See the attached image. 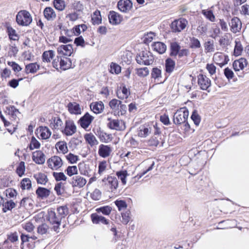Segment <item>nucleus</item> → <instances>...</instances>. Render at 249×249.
<instances>
[{
	"instance_id": "obj_8",
	"label": "nucleus",
	"mask_w": 249,
	"mask_h": 249,
	"mask_svg": "<svg viewBox=\"0 0 249 249\" xmlns=\"http://www.w3.org/2000/svg\"><path fill=\"white\" fill-rule=\"evenodd\" d=\"M76 126L73 121L67 120L65 122V126L62 131L66 136H71L75 133Z\"/></svg>"
},
{
	"instance_id": "obj_12",
	"label": "nucleus",
	"mask_w": 249,
	"mask_h": 249,
	"mask_svg": "<svg viewBox=\"0 0 249 249\" xmlns=\"http://www.w3.org/2000/svg\"><path fill=\"white\" fill-rule=\"evenodd\" d=\"M198 84L202 90H207L211 86V80L206 76L200 74L198 75Z\"/></svg>"
},
{
	"instance_id": "obj_43",
	"label": "nucleus",
	"mask_w": 249,
	"mask_h": 249,
	"mask_svg": "<svg viewBox=\"0 0 249 249\" xmlns=\"http://www.w3.org/2000/svg\"><path fill=\"white\" fill-rule=\"evenodd\" d=\"M104 104L102 102L100 103H96L92 106L90 105L91 110L96 114L100 113L104 108Z\"/></svg>"
},
{
	"instance_id": "obj_55",
	"label": "nucleus",
	"mask_w": 249,
	"mask_h": 249,
	"mask_svg": "<svg viewBox=\"0 0 249 249\" xmlns=\"http://www.w3.org/2000/svg\"><path fill=\"white\" fill-rule=\"evenodd\" d=\"M51 134V131L48 127L45 126L42 129L40 136L42 139L46 140L50 137Z\"/></svg>"
},
{
	"instance_id": "obj_18",
	"label": "nucleus",
	"mask_w": 249,
	"mask_h": 249,
	"mask_svg": "<svg viewBox=\"0 0 249 249\" xmlns=\"http://www.w3.org/2000/svg\"><path fill=\"white\" fill-rule=\"evenodd\" d=\"M36 194L37 197L40 199H44L47 198L50 195L51 191L45 187H38L36 191Z\"/></svg>"
},
{
	"instance_id": "obj_56",
	"label": "nucleus",
	"mask_w": 249,
	"mask_h": 249,
	"mask_svg": "<svg viewBox=\"0 0 249 249\" xmlns=\"http://www.w3.org/2000/svg\"><path fill=\"white\" fill-rule=\"evenodd\" d=\"M207 29V25L203 22H201L197 28V31L200 35H204L206 33Z\"/></svg>"
},
{
	"instance_id": "obj_27",
	"label": "nucleus",
	"mask_w": 249,
	"mask_h": 249,
	"mask_svg": "<svg viewBox=\"0 0 249 249\" xmlns=\"http://www.w3.org/2000/svg\"><path fill=\"white\" fill-rule=\"evenodd\" d=\"M171 56H176L179 53V51L180 49L179 44L177 42H172L170 43V46Z\"/></svg>"
},
{
	"instance_id": "obj_33",
	"label": "nucleus",
	"mask_w": 249,
	"mask_h": 249,
	"mask_svg": "<svg viewBox=\"0 0 249 249\" xmlns=\"http://www.w3.org/2000/svg\"><path fill=\"white\" fill-rule=\"evenodd\" d=\"M98 154L100 156L106 158L109 156V145L101 144L99 146Z\"/></svg>"
},
{
	"instance_id": "obj_10",
	"label": "nucleus",
	"mask_w": 249,
	"mask_h": 249,
	"mask_svg": "<svg viewBox=\"0 0 249 249\" xmlns=\"http://www.w3.org/2000/svg\"><path fill=\"white\" fill-rule=\"evenodd\" d=\"M230 30L233 33H237L240 31L242 28V23L237 17H233L229 23Z\"/></svg>"
},
{
	"instance_id": "obj_39",
	"label": "nucleus",
	"mask_w": 249,
	"mask_h": 249,
	"mask_svg": "<svg viewBox=\"0 0 249 249\" xmlns=\"http://www.w3.org/2000/svg\"><path fill=\"white\" fill-rule=\"evenodd\" d=\"M5 112L7 113L14 119L16 118L17 116L16 113H19L18 110L14 106H10L9 107H6V110L5 111Z\"/></svg>"
},
{
	"instance_id": "obj_50",
	"label": "nucleus",
	"mask_w": 249,
	"mask_h": 249,
	"mask_svg": "<svg viewBox=\"0 0 249 249\" xmlns=\"http://www.w3.org/2000/svg\"><path fill=\"white\" fill-rule=\"evenodd\" d=\"M190 48L192 49L199 48L201 47V44L199 40L195 37L190 38Z\"/></svg>"
},
{
	"instance_id": "obj_60",
	"label": "nucleus",
	"mask_w": 249,
	"mask_h": 249,
	"mask_svg": "<svg viewBox=\"0 0 249 249\" xmlns=\"http://www.w3.org/2000/svg\"><path fill=\"white\" fill-rule=\"evenodd\" d=\"M117 175L119 178L121 179L123 184L126 183V177L127 175L126 171H121L117 172Z\"/></svg>"
},
{
	"instance_id": "obj_46",
	"label": "nucleus",
	"mask_w": 249,
	"mask_h": 249,
	"mask_svg": "<svg viewBox=\"0 0 249 249\" xmlns=\"http://www.w3.org/2000/svg\"><path fill=\"white\" fill-rule=\"evenodd\" d=\"M53 175L56 181H66L67 179V177L63 172H53Z\"/></svg>"
},
{
	"instance_id": "obj_15",
	"label": "nucleus",
	"mask_w": 249,
	"mask_h": 249,
	"mask_svg": "<svg viewBox=\"0 0 249 249\" xmlns=\"http://www.w3.org/2000/svg\"><path fill=\"white\" fill-rule=\"evenodd\" d=\"M33 160L38 164H42L45 161V156L40 150H37L32 154Z\"/></svg>"
},
{
	"instance_id": "obj_14",
	"label": "nucleus",
	"mask_w": 249,
	"mask_h": 249,
	"mask_svg": "<svg viewBox=\"0 0 249 249\" xmlns=\"http://www.w3.org/2000/svg\"><path fill=\"white\" fill-rule=\"evenodd\" d=\"M73 51L72 46L71 44L61 45L57 48L59 54L70 56Z\"/></svg>"
},
{
	"instance_id": "obj_64",
	"label": "nucleus",
	"mask_w": 249,
	"mask_h": 249,
	"mask_svg": "<svg viewBox=\"0 0 249 249\" xmlns=\"http://www.w3.org/2000/svg\"><path fill=\"white\" fill-rule=\"evenodd\" d=\"M224 74L225 77L228 79L229 81L231 80L234 76V73L228 67L224 70Z\"/></svg>"
},
{
	"instance_id": "obj_53",
	"label": "nucleus",
	"mask_w": 249,
	"mask_h": 249,
	"mask_svg": "<svg viewBox=\"0 0 249 249\" xmlns=\"http://www.w3.org/2000/svg\"><path fill=\"white\" fill-rule=\"evenodd\" d=\"M25 171V163L24 161H20L17 168L16 172L21 177L24 174Z\"/></svg>"
},
{
	"instance_id": "obj_3",
	"label": "nucleus",
	"mask_w": 249,
	"mask_h": 249,
	"mask_svg": "<svg viewBox=\"0 0 249 249\" xmlns=\"http://www.w3.org/2000/svg\"><path fill=\"white\" fill-rule=\"evenodd\" d=\"M46 219L50 223L53 225V229L56 232H59V226L61 223V218L57 216L54 211L51 210L48 211Z\"/></svg>"
},
{
	"instance_id": "obj_36",
	"label": "nucleus",
	"mask_w": 249,
	"mask_h": 249,
	"mask_svg": "<svg viewBox=\"0 0 249 249\" xmlns=\"http://www.w3.org/2000/svg\"><path fill=\"white\" fill-rule=\"evenodd\" d=\"M121 67L118 64L111 62L110 64V73L119 74L121 72Z\"/></svg>"
},
{
	"instance_id": "obj_19",
	"label": "nucleus",
	"mask_w": 249,
	"mask_h": 249,
	"mask_svg": "<svg viewBox=\"0 0 249 249\" xmlns=\"http://www.w3.org/2000/svg\"><path fill=\"white\" fill-rule=\"evenodd\" d=\"M125 128L124 123L122 120L110 119V129L122 130Z\"/></svg>"
},
{
	"instance_id": "obj_59",
	"label": "nucleus",
	"mask_w": 249,
	"mask_h": 249,
	"mask_svg": "<svg viewBox=\"0 0 249 249\" xmlns=\"http://www.w3.org/2000/svg\"><path fill=\"white\" fill-rule=\"evenodd\" d=\"M4 193L5 194L6 196L9 198H12L14 196H16L18 194L17 191L12 188H9L6 189L4 191Z\"/></svg>"
},
{
	"instance_id": "obj_17",
	"label": "nucleus",
	"mask_w": 249,
	"mask_h": 249,
	"mask_svg": "<svg viewBox=\"0 0 249 249\" xmlns=\"http://www.w3.org/2000/svg\"><path fill=\"white\" fill-rule=\"evenodd\" d=\"M248 65V61L246 58L242 57L238 60H235L232 64L234 70L235 71L242 70Z\"/></svg>"
},
{
	"instance_id": "obj_13",
	"label": "nucleus",
	"mask_w": 249,
	"mask_h": 249,
	"mask_svg": "<svg viewBox=\"0 0 249 249\" xmlns=\"http://www.w3.org/2000/svg\"><path fill=\"white\" fill-rule=\"evenodd\" d=\"M68 181L73 187H78L79 188L83 187L87 182L86 179L80 176H76L73 177Z\"/></svg>"
},
{
	"instance_id": "obj_40",
	"label": "nucleus",
	"mask_w": 249,
	"mask_h": 249,
	"mask_svg": "<svg viewBox=\"0 0 249 249\" xmlns=\"http://www.w3.org/2000/svg\"><path fill=\"white\" fill-rule=\"evenodd\" d=\"M53 5L55 9L60 11H63L66 7L64 0H54Z\"/></svg>"
},
{
	"instance_id": "obj_30",
	"label": "nucleus",
	"mask_w": 249,
	"mask_h": 249,
	"mask_svg": "<svg viewBox=\"0 0 249 249\" xmlns=\"http://www.w3.org/2000/svg\"><path fill=\"white\" fill-rule=\"evenodd\" d=\"M6 32L10 40L15 41L18 39L19 36L17 34L16 30L11 26H7L6 27Z\"/></svg>"
},
{
	"instance_id": "obj_41",
	"label": "nucleus",
	"mask_w": 249,
	"mask_h": 249,
	"mask_svg": "<svg viewBox=\"0 0 249 249\" xmlns=\"http://www.w3.org/2000/svg\"><path fill=\"white\" fill-rule=\"evenodd\" d=\"M91 21L93 24H99L101 23L102 19L100 16V12L96 11L93 16H91Z\"/></svg>"
},
{
	"instance_id": "obj_29",
	"label": "nucleus",
	"mask_w": 249,
	"mask_h": 249,
	"mask_svg": "<svg viewBox=\"0 0 249 249\" xmlns=\"http://www.w3.org/2000/svg\"><path fill=\"white\" fill-rule=\"evenodd\" d=\"M175 61L171 58H168L165 60V66L166 72L170 73L175 67Z\"/></svg>"
},
{
	"instance_id": "obj_31",
	"label": "nucleus",
	"mask_w": 249,
	"mask_h": 249,
	"mask_svg": "<svg viewBox=\"0 0 249 249\" xmlns=\"http://www.w3.org/2000/svg\"><path fill=\"white\" fill-rule=\"evenodd\" d=\"M86 141L91 146L97 145L98 143L95 137L91 133L86 134L84 136Z\"/></svg>"
},
{
	"instance_id": "obj_38",
	"label": "nucleus",
	"mask_w": 249,
	"mask_h": 249,
	"mask_svg": "<svg viewBox=\"0 0 249 249\" xmlns=\"http://www.w3.org/2000/svg\"><path fill=\"white\" fill-rule=\"evenodd\" d=\"M20 187L22 190H29L32 187V183L29 178H23L20 182Z\"/></svg>"
},
{
	"instance_id": "obj_58",
	"label": "nucleus",
	"mask_w": 249,
	"mask_h": 249,
	"mask_svg": "<svg viewBox=\"0 0 249 249\" xmlns=\"http://www.w3.org/2000/svg\"><path fill=\"white\" fill-rule=\"evenodd\" d=\"M161 70L157 68H153L151 71V77L153 78L158 79L161 77Z\"/></svg>"
},
{
	"instance_id": "obj_48",
	"label": "nucleus",
	"mask_w": 249,
	"mask_h": 249,
	"mask_svg": "<svg viewBox=\"0 0 249 249\" xmlns=\"http://www.w3.org/2000/svg\"><path fill=\"white\" fill-rule=\"evenodd\" d=\"M130 211L128 210L124 213H122V222L124 224H127L131 219Z\"/></svg>"
},
{
	"instance_id": "obj_35",
	"label": "nucleus",
	"mask_w": 249,
	"mask_h": 249,
	"mask_svg": "<svg viewBox=\"0 0 249 249\" xmlns=\"http://www.w3.org/2000/svg\"><path fill=\"white\" fill-rule=\"evenodd\" d=\"M58 216L61 219L68 214L69 213L68 208L66 205L59 206L57 208Z\"/></svg>"
},
{
	"instance_id": "obj_25",
	"label": "nucleus",
	"mask_w": 249,
	"mask_h": 249,
	"mask_svg": "<svg viewBox=\"0 0 249 249\" xmlns=\"http://www.w3.org/2000/svg\"><path fill=\"white\" fill-rule=\"evenodd\" d=\"M44 17L48 20H53L56 18V14L53 9L50 7H47L43 12Z\"/></svg>"
},
{
	"instance_id": "obj_1",
	"label": "nucleus",
	"mask_w": 249,
	"mask_h": 249,
	"mask_svg": "<svg viewBox=\"0 0 249 249\" xmlns=\"http://www.w3.org/2000/svg\"><path fill=\"white\" fill-rule=\"evenodd\" d=\"M110 108L112 109L111 113L115 116H120L125 114L127 110L126 106L122 104L121 101L116 99L110 101Z\"/></svg>"
},
{
	"instance_id": "obj_20",
	"label": "nucleus",
	"mask_w": 249,
	"mask_h": 249,
	"mask_svg": "<svg viewBox=\"0 0 249 249\" xmlns=\"http://www.w3.org/2000/svg\"><path fill=\"white\" fill-rule=\"evenodd\" d=\"M90 217L93 224L107 225L108 223V220L107 218L97 213H92Z\"/></svg>"
},
{
	"instance_id": "obj_9",
	"label": "nucleus",
	"mask_w": 249,
	"mask_h": 249,
	"mask_svg": "<svg viewBox=\"0 0 249 249\" xmlns=\"http://www.w3.org/2000/svg\"><path fill=\"white\" fill-rule=\"evenodd\" d=\"M133 4L130 0H120L117 3L118 9L123 13H128L132 8Z\"/></svg>"
},
{
	"instance_id": "obj_45",
	"label": "nucleus",
	"mask_w": 249,
	"mask_h": 249,
	"mask_svg": "<svg viewBox=\"0 0 249 249\" xmlns=\"http://www.w3.org/2000/svg\"><path fill=\"white\" fill-rule=\"evenodd\" d=\"M202 14L210 21L213 22L215 20V16L212 10H203Z\"/></svg>"
},
{
	"instance_id": "obj_24",
	"label": "nucleus",
	"mask_w": 249,
	"mask_h": 249,
	"mask_svg": "<svg viewBox=\"0 0 249 249\" xmlns=\"http://www.w3.org/2000/svg\"><path fill=\"white\" fill-rule=\"evenodd\" d=\"M153 50L160 54L163 53L166 50V45L160 42H154L152 45Z\"/></svg>"
},
{
	"instance_id": "obj_5",
	"label": "nucleus",
	"mask_w": 249,
	"mask_h": 249,
	"mask_svg": "<svg viewBox=\"0 0 249 249\" xmlns=\"http://www.w3.org/2000/svg\"><path fill=\"white\" fill-rule=\"evenodd\" d=\"M189 116V111L186 108L178 110L174 115L173 122L176 124H181L185 123Z\"/></svg>"
},
{
	"instance_id": "obj_22",
	"label": "nucleus",
	"mask_w": 249,
	"mask_h": 249,
	"mask_svg": "<svg viewBox=\"0 0 249 249\" xmlns=\"http://www.w3.org/2000/svg\"><path fill=\"white\" fill-rule=\"evenodd\" d=\"M71 61L70 58L67 57L61 56L60 62L59 64V68L63 71H66L71 67Z\"/></svg>"
},
{
	"instance_id": "obj_4",
	"label": "nucleus",
	"mask_w": 249,
	"mask_h": 249,
	"mask_svg": "<svg viewBox=\"0 0 249 249\" xmlns=\"http://www.w3.org/2000/svg\"><path fill=\"white\" fill-rule=\"evenodd\" d=\"M136 60L140 65H149L153 63V57L150 52L142 51L136 56Z\"/></svg>"
},
{
	"instance_id": "obj_26",
	"label": "nucleus",
	"mask_w": 249,
	"mask_h": 249,
	"mask_svg": "<svg viewBox=\"0 0 249 249\" xmlns=\"http://www.w3.org/2000/svg\"><path fill=\"white\" fill-rule=\"evenodd\" d=\"M34 177L36 180L37 184L45 185L48 181L47 176L42 173L34 174Z\"/></svg>"
},
{
	"instance_id": "obj_47",
	"label": "nucleus",
	"mask_w": 249,
	"mask_h": 249,
	"mask_svg": "<svg viewBox=\"0 0 249 249\" xmlns=\"http://www.w3.org/2000/svg\"><path fill=\"white\" fill-rule=\"evenodd\" d=\"M160 142H162V143H163L161 141L160 136H153L149 140V144L152 146H157L158 144H159Z\"/></svg>"
},
{
	"instance_id": "obj_63",
	"label": "nucleus",
	"mask_w": 249,
	"mask_h": 249,
	"mask_svg": "<svg viewBox=\"0 0 249 249\" xmlns=\"http://www.w3.org/2000/svg\"><path fill=\"white\" fill-rule=\"evenodd\" d=\"M48 230V226L46 223H43L37 228V232L40 234H44L47 233Z\"/></svg>"
},
{
	"instance_id": "obj_62",
	"label": "nucleus",
	"mask_w": 249,
	"mask_h": 249,
	"mask_svg": "<svg viewBox=\"0 0 249 249\" xmlns=\"http://www.w3.org/2000/svg\"><path fill=\"white\" fill-rule=\"evenodd\" d=\"M7 64L12 68L15 72H19L21 71L22 68L16 62L14 61H8Z\"/></svg>"
},
{
	"instance_id": "obj_49",
	"label": "nucleus",
	"mask_w": 249,
	"mask_h": 249,
	"mask_svg": "<svg viewBox=\"0 0 249 249\" xmlns=\"http://www.w3.org/2000/svg\"><path fill=\"white\" fill-rule=\"evenodd\" d=\"M191 118L196 126H198L200 122V117L197 113V110H194L193 111Z\"/></svg>"
},
{
	"instance_id": "obj_54",
	"label": "nucleus",
	"mask_w": 249,
	"mask_h": 249,
	"mask_svg": "<svg viewBox=\"0 0 249 249\" xmlns=\"http://www.w3.org/2000/svg\"><path fill=\"white\" fill-rule=\"evenodd\" d=\"M62 183L58 182L55 184L54 190L56 192V195L58 196H61L64 192V187H62Z\"/></svg>"
},
{
	"instance_id": "obj_7",
	"label": "nucleus",
	"mask_w": 249,
	"mask_h": 249,
	"mask_svg": "<svg viewBox=\"0 0 249 249\" xmlns=\"http://www.w3.org/2000/svg\"><path fill=\"white\" fill-rule=\"evenodd\" d=\"M48 166L52 170H57L63 165L61 158L57 156H54L47 160Z\"/></svg>"
},
{
	"instance_id": "obj_2",
	"label": "nucleus",
	"mask_w": 249,
	"mask_h": 249,
	"mask_svg": "<svg viewBox=\"0 0 249 249\" xmlns=\"http://www.w3.org/2000/svg\"><path fill=\"white\" fill-rule=\"evenodd\" d=\"M16 21L20 26H27L32 22V18L28 11L20 10L16 16Z\"/></svg>"
},
{
	"instance_id": "obj_44",
	"label": "nucleus",
	"mask_w": 249,
	"mask_h": 249,
	"mask_svg": "<svg viewBox=\"0 0 249 249\" xmlns=\"http://www.w3.org/2000/svg\"><path fill=\"white\" fill-rule=\"evenodd\" d=\"M40 146V142L36 140V139L33 136L31 138L30 143L29 145V148L30 150H33L34 149H38Z\"/></svg>"
},
{
	"instance_id": "obj_61",
	"label": "nucleus",
	"mask_w": 249,
	"mask_h": 249,
	"mask_svg": "<svg viewBox=\"0 0 249 249\" xmlns=\"http://www.w3.org/2000/svg\"><path fill=\"white\" fill-rule=\"evenodd\" d=\"M205 49L208 52H212L214 51V45L213 40H208L205 42L204 45Z\"/></svg>"
},
{
	"instance_id": "obj_6",
	"label": "nucleus",
	"mask_w": 249,
	"mask_h": 249,
	"mask_svg": "<svg viewBox=\"0 0 249 249\" xmlns=\"http://www.w3.org/2000/svg\"><path fill=\"white\" fill-rule=\"evenodd\" d=\"M188 21L184 18H180L174 20L170 25V28L173 33H179L184 30L187 25Z\"/></svg>"
},
{
	"instance_id": "obj_57",
	"label": "nucleus",
	"mask_w": 249,
	"mask_h": 249,
	"mask_svg": "<svg viewBox=\"0 0 249 249\" xmlns=\"http://www.w3.org/2000/svg\"><path fill=\"white\" fill-rule=\"evenodd\" d=\"M66 157L69 162L71 164L75 163L79 160L78 156L71 153H69Z\"/></svg>"
},
{
	"instance_id": "obj_11",
	"label": "nucleus",
	"mask_w": 249,
	"mask_h": 249,
	"mask_svg": "<svg viewBox=\"0 0 249 249\" xmlns=\"http://www.w3.org/2000/svg\"><path fill=\"white\" fill-rule=\"evenodd\" d=\"M94 117L86 112L78 121L80 126L84 129L88 128L93 121Z\"/></svg>"
},
{
	"instance_id": "obj_21",
	"label": "nucleus",
	"mask_w": 249,
	"mask_h": 249,
	"mask_svg": "<svg viewBox=\"0 0 249 249\" xmlns=\"http://www.w3.org/2000/svg\"><path fill=\"white\" fill-rule=\"evenodd\" d=\"M50 126L53 129L58 130L62 125L63 122L60 117H53L50 120Z\"/></svg>"
},
{
	"instance_id": "obj_51",
	"label": "nucleus",
	"mask_w": 249,
	"mask_h": 249,
	"mask_svg": "<svg viewBox=\"0 0 249 249\" xmlns=\"http://www.w3.org/2000/svg\"><path fill=\"white\" fill-rule=\"evenodd\" d=\"M118 185V181L117 178L116 177L112 178V177H110V188H111L112 192H114V194L115 193L114 191L116 190Z\"/></svg>"
},
{
	"instance_id": "obj_52",
	"label": "nucleus",
	"mask_w": 249,
	"mask_h": 249,
	"mask_svg": "<svg viewBox=\"0 0 249 249\" xmlns=\"http://www.w3.org/2000/svg\"><path fill=\"white\" fill-rule=\"evenodd\" d=\"M114 203L120 211L125 209L127 206L126 202L124 200H116Z\"/></svg>"
},
{
	"instance_id": "obj_23",
	"label": "nucleus",
	"mask_w": 249,
	"mask_h": 249,
	"mask_svg": "<svg viewBox=\"0 0 249 249\" xmlns=\"http://www.w3.org/2000/svg\"><path fill=\"white\" fill-rule=\"evenodd\" d=\"M68 107L71 114L78 115L81 113L80 106L76 103H69L68 104Z\"/></svg>"
},
{
	"instance_id": "obj_37",
	"label": "nucleus",
	"mask_w": 249,
	"mask_h": 249,
	"mask_svg": "<svg viewBox=\"0 0 249 249\" xmlns=\"http://www.w3.org/2000/svg\"><path fill=\"white\" fill-rule=\"evenodd\" d=\"M55 147L56 148H58L63 154L67 153L68 151L67 143L64 141H59L56 142Z\"/></svg>"
},
{
	"instance_id": "obj_16",
	"label": "nucleus",
	"mask_w": 249,
	"mask_h": 249,
	"mask_svg": "<svg viewBox=\"0 0 249 249\" xmlns=\"http://www.w3.org/2000/svg\"><path fill=\"white\" fill-rule=\"evenodd\" d=\"M123 20V17L121 15L114 11H110V24L119 25Z\"/></svg>"
},
{
	"instance_id": "obj_32",
	"label": "nucleus",
	"mask_w": 249,
	"mask_h": 249,
	"mask_svg": "<svg viewBox=\"0 0 249 249\" xmlns=\"http://www.w3.org/2000/svg\"><path fill=\"white\" fill-rule=\"evenodd\" d=\"M2 212L6 213L8 211H11L13 209L16 207V203L12 200H7L3 203Z\"/></svg>"
},
{
	"instance_id": "obj_42",
	"label": "nucleus",
	"mask_w": 249,
	"mask_h": 249,
	"mask_svg": "<svg viewBox=\"0 0 249 249\" xmlns=\"http://www.w3.org/2000/svg\"><path fill=\"white\" fill-rule=\"evenodd\" d=\"M65 173L70 177L78 174V169L76 166H69L65 170Z\"/></svg>"
},
{
	"instance_id": "obj_34",
	"label": "nucleus",
	"mask_w": 249,
	"mask_h": 249,
	"mask_svg": "<svg viewBox=\"0 0 249 249\" xmlns=\"http://www.w3.org/2000/svg\"><path fill=\"white\" fill-rule=\"evenodd\" d=\"M54 56V52L53 50L45 51L42 55V59L43 62H50L51 59H52Z\"/></svg>"
},
{
	"instance_id": "obj_28",
	"label": "nucleus",
	"mask_w": 249,
	"mask_h": 249,
	"mask_svg": "<svg viewBox=\"0 0 249 249\" xmlns=\"http://www.w3.org/2000/svg\"><path fill=\"white\" fill-rule=\"evenodd\" d=\"M40 66L36 63H32L25 66V71L27 74L34 73L39 69Z\"/></svg>"
}]
</instances>
